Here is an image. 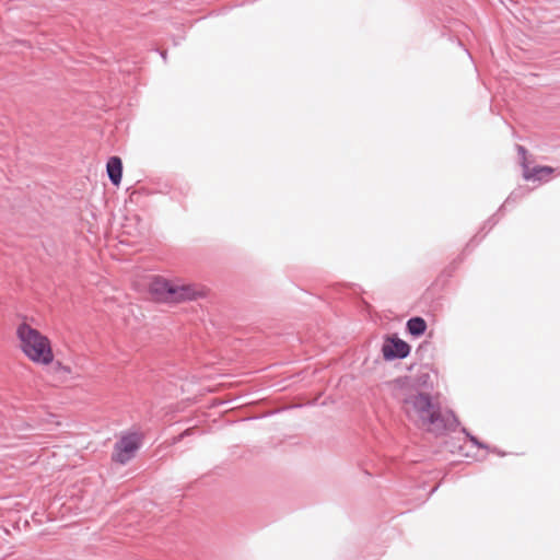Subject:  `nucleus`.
<instances>
[{
  "label": "nucleus",
  "instance_id": "f257e3e1",
  "mask_svg": "<svg viewBox=\"0 0 560 560\" xmlns=\"http://www.w3.org/2000/svg\"><path fill=\"white\" fill-rule=\"evenodd\" d=\"M406 417L418 428L436 435L453 431L458 420L451 410H442L429 394L402 383L396 394Z\"/></svg>",
  "mask_w": 560,
  "mask_h": 560
},
{
  "label": "nucleus",
  "instance_id": "f03ea898",
  "mask_svg": "<svg viewBox=\"0 0 560 560\" xmlns=\"http://www.w3.org/2000/svg\"><path fill=\"white\" fill-rule=\"evenodd\" d=\"M149 292L155 301L164 303L195 301L206 294L201 287L179 280L172 281L162 277H154L151 280Z\"/></svg>",
  "mask_w": 560,
  "mask_h": 560
},
{
  "label": "nucleus",
  "instance_id": "7ed1b4c3",
  "mask_svg": "<svg viewBox=\"0 0 560 560\" xmlns=\"http://www.w3.org/2000/svg\"><path fill=\"white\" fill-rule=\"evenodd\" d=\"M16 335L23 353L34 363L48 365L54 361L49 339L37 329L23 323L19 325Z\"/></svg>",
  "mask_w": 560,
  "mask_h": 560
},
{
  "label": "nucleus",
  "instance_id": "20e7f679",
  "mask_svg": "<svg viewBox=\"0 0 560 560\" xmlns=\"http://www.w3.org/2000/svg\"><path fill=\"white\" fill-rule=\"evenodd\" d=\"M139 448V436L137 434H129L126 436H122L117 443H116V453L114 455V458L116 462L120 464H126L129 462L136 451Z\"/></svg>",
  "mask_w": 560,
  "mask_h": 560
},
{
  "label": "nucleus",
  "instance_id": "39448f33",
  "mask_svg": "<svg viewBox=\"0 0 560 560\" xmlns=\"http://www.w3.org/2000/svg\"><path fill=\"white\" fill-rule=\"evenodd\" d=\"M382 351L386 360L404 359L409 354L410 346L399 338H393L384 343Z\"/></svg>",
  "mask_w": 560,
  "mask_h": 560
},
{
  "label": "nucleus",
  "instance_id": "423d86ee",
  "mask_svg": "<svg viewBox=\"0 0 560 560\" xmlns=\"http://www.w3.org/2000/svg\"><path fill=\"white\" fill-rule=\"evenodd\" d=\"M49 373L52 375L54 381L58 383H66L73 378V371L70 366L63 365L60 362H51Z\"/></svg>",
  "mask_w": 560,
  "mask_h": 560
},
{
  "label": "nucleus",
  "instance_id": "0eeeda50",
  "mask_svg": "<svg viewBox=\"0 0 560 560\" xmlns=\"http://www.w3.org/2000/svg\"><path fill=\"white\" fill-rule=\"evenodd\" d=\"M107 174L114 185H118L122 175V163L118 156H112L107 162Z\"/></svg>",
  "mask_w": 560,
  "mask_h": 560
},
{
  "label": "nucleus",
  "instance_id": "6e6552de",
  "mask_svg": "<svg viewBox=\"0 0 560 560\" xmlns=\"http://www.w3.org/2000/svg\"><path fill=\"white\" fill-rule=\"evenodd\" d=\"M552 172L553 168L550 166H538L532 170H525L524 178L526 180H541L547 178Z\"/></svg>",
  "mask_w": 560,
  "mask_h": 560
},
{
  "label": "nucleus",
  "instance_id": "1a4fd4ad",
  "mask_svg": "<svg viewBox=\"0 0 560 560\" xmlns=\"http://www.w3.org/2000/svg\"><path fill=\"white\" fill-rule=\"evenodd\" d=\"M427 323L422 317H412L407 322V330L410 335L419 337L424 334Z\"/></svg>",
  "mask_w": 560,
  "mask_h": 560
},
{
  "label": "nucleus",
  "instance_id": "9d476101",
  "mask_svg": "<svg viewBox=\"0 0 560 560\" xmlns=\"http://www.w3.org/2000/svg\"><path fill=\"white\" fill-rule=\"evenodd\" d=\"M463 432H464V433L469 438V440H470L475 445H477L478 447H482V448H483V447H486L482 443H480V442L477 440V438H476V436L470 435V434L466 431V429H463Z\"/></svg>",
  "mask_w": 560,
  "mask_h": 560
},
{
  "label": "nucleus",
  "instance_id": "9b49d317",
  "mask_svg": "<svg viewBox=\"0 0 560 560\" xmlns=\"http://www.w3.org/2000/svg\"><path fill=\"white\" fill-rule=\"evenodd\" d=\"M518 151H520V153H522V154H524V153H525V149H524L523 147H521V145L518 147Z\"/></svg>",
  "mask_w": 560,
  "mask_h": 560
},
{
  "label": "nucleus",
  "instance_id": "f8f14e48",
  "mask_svg": "<svg viewBox=\"0 0 560 560\" xmlns=\"http://www.w3.org/2000/svg\"><path fill=\"white\" fill-rule=\"evenodd\" d=\"M513 195L510 196L508 199H506V203L510 202V200L512 199Z\"/></svg>",
  "mask_w": 560,
  "mask_h": 560
}]
</instances>
